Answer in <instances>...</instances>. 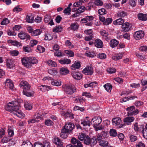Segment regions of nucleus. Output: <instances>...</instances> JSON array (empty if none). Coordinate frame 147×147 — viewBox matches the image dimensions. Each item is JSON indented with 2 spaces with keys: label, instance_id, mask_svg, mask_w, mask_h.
<instances>
[{
  "label": "nucleus",
  "instance_id": "f257e3e1",
  "mask_svg": "<svg viewBox=\"0 0 147 147\" xmlns=\"http://www.w3.org/2000/svg\"><path fill=\"white\" fill-rule=\"evenodd\" d=\"M20 108L19 103L18 102L14 101L12 102H9L5 109L6 111L11 112L13 116H16L20 118H22L24 115L19 111Z\"/></svg>",
  "mask_w": 147,
  "mask_h": 147
},
{
  "label": "nucleus",
  "instance_id": "f03ea898",
  "mask_svg": "<svg viewBox=\"0 0 147 147\" xmlns=\"http://www.w3.org/2000/svg\"><path fill=\"white\" fill-rule=\"evenodd\" d=\"M74 127L75 125L74 123L70 122L66 123L64 126V129L62 130L60 137L63 138H67V135H66L65 134L70 132Z\"/></svg>",
  "mask_w": 147,
  "mask_h": 147
},
{
  "label": "nucleus",
  "instance_id": "7ed1b4c3",
  "mask_svg": "<svg viewBox=\"0 0 147 147\" xmlns=\"http://www.w3.org/2000/svg\"><path fill=\"white\" fill-rule=\"evenodd\" d=\"M78 139L81 141H84V143L86 145L90 144V138L88 135L82 133L80 134L78 136Z\"/></svg>",
  "mask_w": 147,
  "mask_h": 147
},
{
  "label": "nucleus",
  "instance_id": "20e7f679",
  "mask_svg": "<svg viewBox=\"0 0 147 147\" xmlns=\"http://www.w3.org/2000/svg\"><path fill=\"white\" fill-rule=\"evenodd\" d=\"M126 110L128 111L127 113L128 116L135 115L138 114L139 112V111L138 109H135V108L134 106L128 107L127 108Z\"/></svg>",
  "mask_w": 147,
  "mask_h": 147
},
{
  "label": "nucleus",
  "instance_id": "39448f33",
  "mask_svg": "<svg viewBox=\"0 0 147 147\" xmlns=\"http://www.w3.org/2000/svg\"><path fill=\"white\" fill-rule=\"evenodd\" d=\"M65 91L68 94H71L76 91V89L74 86L67 85L65 87Z\"/></svg>",
  "mask_w": 147,
  "mask_h": 147
},
{
  "label": "nucleus",
  "instance_id": "423d86ee",
  "mask_svg": "<svg viewBox=\"0 0 147 147\" xmlns=\"http://www.w3.org/2000/svg\"><path fill=\"white\" fill-rule=\"evenodd\" d=\"M91 121L94 127L99 125L102 121V119L100 117H95L92 119Z\"/></svg>",
  "mask_w": 147,
  "mask_h": 147
},
{
  "label": "nucleus",
  "instance_id": "0eeeda50",
  "mask_svg": "<svg viewBox=\"0 0 147 147\" xmlns=\"http://www.w3.org/2000/svg\"><path fill=\"white\" fill-rule=\"evenodd\" d=\"M5 88L7 89H12L14 87L13 82L9 79H7L4 82Z\"/></svg>",
  "mask_w": 147,
  "mask_h": 147
},
{
  "label": "nucleus",
  "instance_id": "6e6552de",
  "mask_svg": "<svg viewBox=\"0 0 147 147\" xmlns=\"http://www.w3.org/2000/svg\"><path fill=\"white\" fill-rule=\"evenodd\" d=\"M82 73L86 75H91L93 73V68L91 66L87 67L83 69Z\"/></svg>",
  "mask_w": 147,
  "mask_h": 147
},
{
  "label": "nucleus",
  "instance_id": "1a4fd4ad",
  "mask_svg": "<svg viewBox=\"0 0 147 147\" xmlns=\"http://www.w3.org/2000/svg\"><path fill=\"white\" fill-rule=\"evenodd\" d=\"M71 142L74 145V147H82V145L78 140L74 138H73L71 139Z\"/></svg>",
  "mask_w": 147,
  "mask_h": 147
},
{
  "label": "nucleus",
  "instance_id": "9d476101",
  "mask_svg": "<svg viewBox=\"0 0 147 147\" xmlns=\"http://www.w3.org/2000/svg\"><path fill=\"white\" fill-rule=\"evenodd\" d=\"M20 86L23 89V90L26 89H30L31 86L26 81H21L19 84Z\"/></svg>",
  "mask_w": 147,
  "mask_h": 147
},
{
  "label": "nucleus",
  "instance_id": "9b49d317",
  "mask_svg": "<svg viewBox=\"0 0 147 147\" xmlns=\"http://www.w3.org/2000/svg\"><path fill=\"white\" fill-rule=\"evenodd\" d=\"M71 75L74 78L77 80H80L82 78V74L79 71L76 72L75 71H72Z\"/></svg>",
  "mask_w": 147,
  "mask_h": 147
},
{
  "label": "nucleus",
  "instance_id": "f8f14e48",
  "mask_svg": "<svg viewBox=\"0 0 147 147\" xmlns=\"http://www.w3.org/2000/svg\"><path fill=\"white\" fill-rule=\"evenodd\" d=\"M135 119L133 117L128 116L125 118L123 122L125 125H129L131 124V123L133 122Z\"/></svg>",
  "mask_w": 147,
  "mask_h": 147
},
{
  "label": "nucleus",
  "instance_id": "ddd939ff",
  "mask_svg": "<svg viewBox=\"0 0 147 147\" xmlns=\"http://www.w3.org/2000/svg\"><path fill=\"white\" fill-rule=\"evenodd\" d=\"M131 28V26L128 22H126L122 25V29L121 31L123 32L129 31Z\"/></svg>",
  "mask_w": 147,
  "mask_h": 147
},
{
  "label": "nucleus",
  "instance_id": "4468645a",
  "mask_svg": "<svg viewBox=\"0 0 147 147\" xmlns=\"http://www.w3.org/2000/svg\"><path fill=\"white\" fill-rule=\"evenodd\" d=\"M21 61L22 64L25 66L27 67H30L29 57H25L22 59Z\"/></svg>",
  "mask_w": 147,
  "mask_h": 147
},
{
  "label": "nucleus",
  "instance_id": "2eb2a0df",
  "mask_svg": "<svg viewBox=\"0 0 147 147\" xmlns=\"http://www.w3.org/2000/svg\"><path fill=\"white\" fill-rule=\"evenodd\" d=\"M53 142L57 145V147H63V142L58 138L55 137L53 140Z\"/></svg>",
  "mask_w": 147,
  "mask_h": 147
},
{
  "label": "nucleus",
  "instance_id": "dca6fc26",
  "mask_svg": "<svg viewBox=\"0 0 147 147\" xmlns=\"http://www.w3.org/2000/svg\"><path fill=\"white\" fill-rule=\"evenodd\" d=\"M46 78L48 80H49V78L50 79V80H51V83L53 85L58 86H61V82L58 80H52V78H49L47 77Z\"/></svg>",
  "mask_w": 147,
  "mask_h": 147
},
{
  "label": "nucleus",
  "instance_id": "f3484780",
  "mask_svg": "<svg viewBox=\"0 0 147 147\" xmlns=\"http://www.w3.org/2000/svg\"><path fill=\"white\" fill-rule=\"evenodd\" d=\"M30 89H26L23 90V94L28 97H32L33 96L34 93L32 91H30Z\"/></svg>",
  "mask_w": 147,
  "mask_h": 147
},
{
  "label": "nucleus",
  "instance_id": "a211bd4d",
  "mask_svg": "<svg viewBox=\"0 0 147 147\" xmlns=\"http://www.w3.org/2000/svg\"><path fill=\"white\" fill-rule=\"evenodd\" d=\"M121 122V119L119 117L114 118L112 120V123L113 125L117 126L119 125Z\"/></svg>",
  "mask_w": 147,
  "mask_h": 147
},
{
  "label": "nucleus",
  "instance_id": "6ab92c4d",
  "mask_svg": "<svg viewBox=\"0 0 147 147\" xmlns=\"http://www.w3.org/2000/svg\"><path fill=\"white\" fill-rule=\"evenodd\" d=\"M138 19L142 21L147 20V14L142 13H139L138 15Z\"/></svg>",
  "mask_w": 147,
  "mask_h": 147
},
{
  "label": "nucleus",
  "instance_id": "aec40b11",
  "mask_svg": "<svg viewBox=\"0 0 147 147\" xmlns=\"http://www.w3.org/2000/svg\"><path fill=\"white\" fill-rule=\"evenodd\" d=\"M119 43V41L115 39H112L110 41L109 45L111 47L114 48L116 47Z\"/></svg>",
  "mask_w": 147,
  "mask_h": 147
},
{
  "label": "nucleus",
  "instance_id": "412c9836",
  "mask_svg": "<svg viewBox=\"0 0 147 147\" xmlns=\"http://www.w3.org/2000/svg\"><path fill=\"white\" fill-rule=\"evenodd\" d=\"M95 46L98 48H101L103 46V43L101 40L98 39H96L94 42Z\"/></svg>",
  "mask_w": 147,
  "mask_h": 147
},
{
  "label": "nucleus",
  "instance_id": "4be33fe9",
  "mask_svg": "<svg viewBox=\"0 0 147 147\" xmlns=\"http://www.w3.org/2000/svg\"><path fill=\"white\" fill-rule=\"evenodd\" d=\"M80 62L76 61L75 63L71 66V69L73 70L78 69L80 67Z\"/></svg>",
  "mask_w": 147,
  "mask_h": 147
},
{
  "label": "nucleus",
  "instance_id": "5701e85b",
  "mask_svg": "<svg viewBox=\"0 0 147 147\" xmlns=\"http://www.w3.org/2000/svg\"><path fill=\"white\" fill-rule=\"evenodd\" d=\"M14 65L13 60L10 59H7V66L10 69L11 68L14 66Z\"/></svg>",
  "mask_w": 147,
  "mask_h": 147
},
{
  "label": "nucleus",
  "instance_id": "b1692460",
  "mask_svg": "<svg viewBox=\"0 0 147 147\" xmlns=\"http://www.w3.org/2000/svg\"><path fill=\"white\" fill-rule=\"evenodd\" d=\"M22 146V147H33V145L30 142L26 140L23 142Z\"/></svg>",
  "mask_w": 147,
  "mask_h": 147
},
{
  "label": "nucleus",
  "instance_id": "393cba45",
  "mask_svg": "<svg viewBox=\"0 0 147 147\" xmlns=\"http://www.w3.org/2000/svg\"><path fill=\"white\" fill-rule=\"evenodd\" d=\"M144 33L142 30H139L135 32L134 34V37H144Z\"/></svg>",
  "mask_w": 147,
  "mask_h": 147
},
{
  "label": "nucleus",
  "instance_id": "a878e982",
  "mask_svg": "<svg viewBox=\"0 0 147 147\" xmlns=\"http://www.w3.org/2000/svg\"><path fill=\"white\" fill-rule=\"evenodd\" d=\"M9 43H11L13 45L17 47H20L22 46V45L19 42L16 40H8Z\"/></svg>",
  "mask_w": 147,
  "mask_h": 147
},
{
  "label": "nucleus",
  "instance_id": "bb28decb",
  "mask_svg": "<svg viewBox=\"0 0 147 147\" xmlns=\"http://www.w3.org/2000/svg\"><path fill=\"white\" fill-rule=\"evenodd\" d=\"M124 22V20L122 18H119L116 20L114 21L113 22V24L115 25H119L123 24Z\"/></svg>",
  "mask_w": 147,
  "mask_h": 147
},
{
  "label": "nucleus",
  "instance_id": "cd10ccee",
  "mask_svg": "<svg viewBox=\"0 0 147 147\" xmlns=\"http://www.w3.org/2000/svg\"><path fill=\"white\" fill-rule=\"evenodd\" d=\"M79 27V25L78 23H74L71 24L69 28L74 31L77 30Z\"/></svg>",
  "mask_w": 147,
  "mask_h": 147
},
{
  "label": "nucleus",
  "instance_id": "c85d7f7f",
  "mask_svg": "<svg viewBox=\"0 0 147 147\" xmlns=\"http://www.w3.org/2000/svg\"><path fill=\"white\" fill-rule=\"evenodd\" d=\"M29 59L30 64V67L32 65V64H36L38 63V60L34 57H29Z\"/></svg>",
  "mask_w": 147,
  "mask_h": 147
},
{
  "label": "nucleus",
  "instance_id": "c756f323",
  "mask_svg": "<svg viewBox=\"0 0 147 147\" xmlns=\"http://www.w3.org/2000/svg\"><path fill=\"white\" fill-rule=\"evenodd\" d=\"M69 72V71L67 68L62 67L60 69V73L62 75H66L68 74Z\"/></svg>",
  "mask_w": 147,
  "mask_h": 147
},
{
  "label": "nucleus",
  "instance_id": "7c9ffc66",
  "mask_svg": "<svg viewBox=\"0 0 147 147\" xmlns=\"http://www.w3.org/2000/svg\"><path fill=\"white\" fill-rule=\"evenodd\" d=\"M123 56V55L122 54H118L113 56L112 59L115 61H117L121 59Z\"/></svg>",
  "mask_w": 147,
  "mask_h": 147
},
{
  "label": "nucleus",
  "instance_id": "2f4dec72",
  "mask_svg": "<svg viewBox=\"0 0 147 147\" xmlns=\"http://www.w3.org/2000/svg\"><path fill=\"white\" fill-rule=\"evenodd\" d=\"M58 61L59 63L62 64H67L71 63V60L69 59L59 60Z\"/></svg>",
  "mask_w": 147,
  "mask_h": 147
},
{
  "label": "nucleus",
  "instance_id": "473e14b6",
  "mask_svg": "<svg viewBox=\"0 0 147 147\" xmlns=\"http://www.w3.org/2000/svg\"><path fill=\"white\" fill-rule=\"evenodd\" d=\"M65 53L67 56L70 57H72L74 55V52L70 50H65Z\"/></svg>",
  "mask_w": 147,
  "mask_h": 147
},
{
  "label": "nucleus",
  "instance_id": "72a5a7b5",
  "mask_svg": "<svg viewBox=\"0 0 147 147\" xmlns=\"http://www.w3.org/2000/svg\"><path fill=\"white\" fill-rule=\"evenodd\" d=\"M105 89L108 92H111L112 88V86L110 84H107L104 86Z\"/></svg>",
  "mask_w": 147,
  "mask_h": 147
},
{
  "label": "nucleus",
  "instance_id": "f704fd0d",
  "mask_svg": "<svg viewBox=\"0 0 147 147\" xmlns=\"http://www.w3.org/2000/svg\"><path fill=\"white\" fill-rule=\"evenodd\" d=\"M136 55L139 59L141 60H145L147 58V56L145 55H142L138 53H136Z\"/></svg>",
  "mask_w": 147,
  "mask_h": 147
},
{
  "label": "nucleus",
  "instance_id": "c9c22d12",
  "mask_svg": "<svg viewBox=\"0 0 147 147\" xmlns=\"http://www.w3.org/2000/svg\"><path fill=\"white\" fill-rule=\"evenodd\" d=\"M127 15V12L124 11H119L117 13L118 16L120 17L123 18L126 16Z\"/></svg>",
  "mask_w": 147,
  "mask_h": 147
},
{
  "label": "nucleus",
  "instance_id": "e433bc0d",
  "mask_svg": "<svg viewBox=\"0 0 147 147\" xmlns=\"http://www.w3.org/2000/svg\"><path fill=\"white\" fill-rule=\"evenodd\" d=\"M42 32V31L40 29H36L33 30L32 35L33 36H37L40 35Z\"/></svg>",
  "mask_w": 147,
  "mask_h": 147
},
{
  "label": "nucleus",
  "instance_id": "4c0bfd02",
  "mask_svg": "<svg viewBox=\"0 0 147 147\" xmlns=\"http://www.w3.org/2000/svg\"><path fill=\"white\" fill-rule=\"evenodd\" d=\"M47 63L50 66H51L53 67H55L57 66V64L56 63L51 60H49L47 61Z\"/></svg>",
  "mask_w": 147,
  "mask_h": 147
},
{
  "label": "nucleus",
  "instance_id": "58836bf2",
  "mask_svg": "<svg viewBox=\"0 0 147 147\" xmlns=\"http://www.w3.org/2000/svg\"><path fill=\"white\" fill-rule=\"evenodd\" d=\"M97 143L96 138L94 137H93L91 139L90 141V144L91 146H94Z\"/></svg>",
  "mask_w": 147,
  "mask_h": 147
},
{
  "label": "nucleus",
  "instance_id": "ea45409f",
  "mask_svg": "<svg viewBox=\"0 0 147 147\" xmlns=\"http://www.w3.org/2000/svg\"><path fill=\"white\" fill-rule=\"evenodd\" d=\"M137 98V96H128L127 97H124L122 99V101L123 102H126L127 100H133L135 98Z\"/></svg>",
  "mask_w": 147,
  "mask_h": 147
},
{
  "label": "nucleus",
  "instance_id": "a19ab883",
  "mask_svg": "<svg viewBox=\"0 0 147 147\" xmlns=\"http://www.w3.org/2000/svg\"><path fill=\"white\" fill-rule=\"evenodd\" d=\"M10 22V20L8 18H5L1 22V24L3 25H6L8 24Z\"/></svg>",
  "mask_w": 147,
  "mask_h": 147
},
{
  "label": "nucleus",
  "instance_id": "79ce46f5",
  "mask_svg": "<svg viewBox=\"0 0 147 147\" xmlns=\"http://www.w3.org/2000/svg\"><path fill=\"white\" fill-rule=\"evenodd\" d=\"M37 50H38V51H37V52L40 53H43L45 52V49L44 47L40 45H39L37 47Z\"/></svg>",
  "mask_w": 147,
  "mask_h": 147
},
{
  "label": "nucleus",
  "instance_id": "37998d69",
  "mask_svg": "<svg viewBox=\"0 0 147 147\" xmlns=\"http://www.w3.org/2000/svg\"><path fill=\"white\" fill-rule=\"evenodd\" d=\"M62 27L61 26H58L54 28L53 29L54 32H61L62 31Z\"/></svg>",
  "mask_w": 147,
  "mask_h": 147
},
{
  "label": "nucleus",
  "instance_id": "c03bdc74",
  "mask_svg": "<svg viewBox=\"0 0 147 147\" xmlns=\"http://www.w3.org/2000/svg\"><path fill=\"white\" fill-rule=\"evenodd\" d=\"M98 13L101 15H103L106 14L107 11L104 8H102L99 9L98 11Z\"/></svg>",
  "mask_w": 147,
  "mask_h": 147
},
{
  "label": "nucleus",
  "instance_id": "a18cd8bd",
  "mask_svg": "<svg viewBox=\"0 0 147 147\" xmlns=\"http://www.w3.org/2000/svg\"><path fill=\"white\" fill-rule=\"evenodd\" d=\"M24 51L27 53H30L32 52V49L29 46H26L23 47Z\"/></svg>",
  "mask_w": 147,
  "mask_h": 147
},
{
  "label": "nucleus",
  "instance_id": "49530a36",
  "mask_svg": "<svg viewBox=\"0 0 147 147\" xmlns=\"http://www.w3.org/2000/svg\"><path fill=\"white\" fill-rule=\"evenodd\" d=\"M110 134L111 136L115 137L117 135V133L115 130L113 129H111L110 131Z\"/></svg>",
  "mask_w": 147,
  "mask_h": 147
},
{
  "label": "nucleus",
  "instance_id": "de8ad7c7",
  "mask_svg": "<svg viewBox=\"0 0 147 147\" xmlns=\"http://www.w3.org/2000/svg\"><path fill=\"white\" fill-rule=\"evenodd\" d=\"M25 108L27 110H30L32 108V106L31 104L28 103V102H26L24 105Z\"/></svg>",
  "mask_w": 147,
  "mask_h": 147
},
{
  "label": "nucleus",
  "instance_id": "09e8293b",
  "mask_svg": "<svg viewBox=\"0 0 147 147\" xmlns=\"http://www.w3.org/2000/svg\"><path fill=\"white\" fill-rule=\"evenodd\" d=\"M26 21L29 23H32L33 22L34 18L32 16H28L26 17Z\"/></svg>",
  "mask_w": 147,
  "mask_h": 147
},
{
  "label": "nucleus",
  "instance_id": "8fccbe9b",
  "mask_svg": "<svg viewBox=\"0 0 147 147\" xmlns=\"http://www.w3.org/2000/svg\"><path fill=\"white\" fill-rule=\"evenodd\" d=\"M112 21V19L111 18H108L105 20L103 24L105 25H108L110 24Z\"/></svg>",
  "mask_w": 147,
  "mask_h": 147
},
{
  "label": "nucleus",
  "instance_id": "3c124183",
  "mask_svg": "<svg viewBox=\"0 0 147 147\" xmlns=\"http://www.w3.org/2000/svg\"><path fill=\"white\" fill-rule=\"evenodd\" d=\"M81 124L83 126L86 125H88L89 126H90V121H86L85 120L82 121L81 123Z\"/></svg>",
  "mask_w": 147,
  "mask_h": 147
},
{
  "label": "nucleus",
  "instance_id": "603ef678",
  "mask_svg": "<svg viewBox=\"0 0 147 147\" xmlns=\"http://www.w3.org/2000/svg\"><path fill=\"white\" fill-rule=\"evenodd\" d=\"M108 144V143L107 142L103 140L100 141L99 142V145L103 147L107 146Z\"/></svg>",
  "mask_w": 147,
  "mask_h": 147
},
{
  "label": "nucleus",
  "instance_id": "864d4df0",
  "mask_svg": "<svg viewBox=\"0 0 147 147\" xmlns=\"http://www.w3.org/2000/svg\"><path fill=\"white\" fill-rule=\"evenodd\" d=\"M85 55L87 57H94L95 56L94 53L92 52H88L85 54Z\"/></svg>",
  "mask_w": 147,
  "mask_h": 147
},
{
  "label": "nucleus",
  "instance_id": "5fc2aeb1",
  "mask_svg": "<svg viewBox=\"0 0 147 147\" xmlns=\"http://www.w3.org/2000/svg\"><path fill=\"white\" fill-rule=\"evenodd\" d=\"M137 0H129V5L132 7L135 6L136 5Z\"/></svg>",
  "mask_w": 147,
  "mask_h": 147
},
{
  "label": "nucleus",
  "instance_id": "6e6d98bb",
  "mask_svg": "<svg viewBox=\"0 0 147 147\" xmlns=\"http://www.w3.org/2000/svg\"><path fill=\"white\" fill-rule=\"evenodd\" d=\"M45 124L47 126L53 125V123L51 120L49 119L45 120Z\"/></svg>",
  "mask_w": 147,
  "mask_h": 147
},
{
  "label": "nucleus",
  "instance_id": "4d7b16f0",
  "mask_svg": "<svg viewBox=\"0 0 147 147\" xmlns=\"http://www.w3.org/2000/svg\"><path fill=\"white\" fill-rule=\"evenodd\" d=\"M10 54L13 56H17L19 54V52L17 50H13L10 52Z\"/></svg>",
  "mask_w": 147,
  "mask_h": 147
},
{
  "label": "nucleus",
  "instance_id": "13d9d810",
  "mask_svg": "<svg viewBox=\"0 0 147 147\" xmlns=\"http://www.w3.org/2000/svg\"><path fill=\"white\" fill-rule=\"evenodd\" d=\"M71 8H69V7H67L64 10L63 13L65 14H67L68 15H70L71 14Z\"/></svg>",
  "mask_w": 147,
  "mask_h": 147
},
{
  "label": "nucleus",
  "instance_id": "bf43d9fd",
  "mask_svg": "<svg viewBox=\"0 0 147 147\" xmlns=\"http://www.w3.org/2000/svg\"><path fill=\"white\" fill-rule=\"evenodd\" d=\"M48 72L49 74L53 76L56 75L57 74V71L55 69H49L48 70Z\"/></svg>",
  "mask_w": 147,
  "mask_h": 147
},
{
  "label": "nucleus",
  "instance_id": "052dcab7",
  "mask_svg": "<svg viewBox=\"0 0 147 147\" xmlns=\"http://www.w3.org/2000/svg\"><path fill=\"white\" fill-rule=\"evenodd\" d=\"M45 89L47 90L48 91L50 89V87L47 86L42 85L40 86V90L42 91H43Z\"/></svg>",
  "mask_w": 147,
  "mask_h": 147
},
{
  "label": "nucleus",
  "instance_id": "680f3d73",
  "mask_svg": "<svg viewBox=\"0 0 147 147\" xmlns=\"http://www.w3.org/2000/svg\"><path fill=\"white\" fill-rule=\"evenodd\" d=\"M116 71V69L113 68H109L107 69V72L111 74L115 73Z\"/></svg>",
  "mask_w": 147,
  "mask_h": 147
},
{
  "label": "nucleus",
  "instance_id": "e2e57ef3",
  "mask_svg": "<svg viewBox=\"0 0 147 147\" xmlns=\"http://www.w3.org/2000/svg\"><path fill=\"white\" fill-rule=\"evenodd\" d=\"M129 138L130 141L133 142L135 141L137 139V137L134 135H130Z\"/></svg>",
  "mask_w": 147,
  "mask_h": 147
},
{
  "label": "nucleus",
  "instance_id": "0e129e2a",
  "mask_svg": "<svg viewBox=\"0 0 147 147\" xmlns=\"http://www.w3.org/2000/svg\"><path fill=\"white\" fill-rule=\"evenodd\" d=\"M84 32L86 35H89L90 37H91L92 31L91 29L87 30L84 31Z\"/></svg>",
  "mask_w": 147,
  "mask_h": 147
},
{
  "label": "nucleus",
  "instance_id": "69168bd1",
  "mask_svg": "<svg viewBox=\"0 0 147 147\" xmlns=\"http://www.w3.org/2000/svg\"><path fill=\"white\" fill-rule=\"evenodd\" d=\"M141 82L142 84V86H145L146 85H147L146 86H145L144 88H142V91H143L145 90V89H146V88H146V87H147V80H141Z\"/></svg>",
  "mask_w": 147,
  "mask_h": 147
},
{
  "label": "nucleus",
  "instance_id": "338daca9",
  "mask_svg": "<svg viewBox=\"0 0 147 147\" xmlns=\"http://www.w3.org/2000/svg\"><path fill=\"white\" fill-rule=\"evenodd\" d=\"M38 42L37 41L34 40H31L30 42V45L31 47H33L37 44Z\"/></svg>",
  "mask_w": 147,
  "mask_h": 147
},
{
  "label": "nucleus",
  "instance_id": "774afa93",
  "mask_svg": "<svg viewBox=\"0 0 147 147\" xmlns=\"http://www.w3.org/2000/svg\"><path fill=\"white\" fill-rule=\"evenodd\" d=\"M139 50L141 51H145L147 53V47L143 46L140 47Z\"/></svg>",
  "mask_w": 147,
  "mask_h": 147
}]
</instances>
